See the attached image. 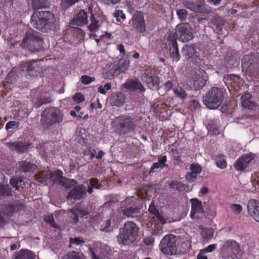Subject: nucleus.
I'll return each instance as SVG.
<instances>
[{
	"label": "nucleus",
	"instance_id": "obj_21",
	"mask_svg": "<svg viewBox=\"0 0 259 259\" xmlns=\"http://www.w3.org/2000/svg\"><path fill=\"white\" fill-rule=\"evenodd\" d=\"M258 60V57L254 53L245 55L242 59V68L243 70H251L250 66Z\"/></svg>",
	"mask_w": 259,
	"mask_h": 259
},
{
	"label": "nucleus",
	"instance_id": "obj_48",
	"mask_svg": "<svg viewBox=\"0 0 259 259\" xmlns=\"http://www.w3.org/2000/svg\"><path fill=\"white\" fill-rule=\"evenodd\" d=\"M20 125V122L16 121H9L6 125V130L8 131L10 129L17 128Z\"/></svg>",
	"mask_w": 259,
	"mask_h": 259
},
{
	"label": "nucleus",
	"instance_id": "obj_45",
	"mask_svg": "<svg viewBox=\"0 0 259 259\" xmlns=\"http://www.w3.org/2000/svg\"><path fill=\"white\" fill-rule=\"evenodd\" d=\"M100 230L107 233L111 232L113 231V228L111 226V221L110 220H107L101 225Z\"/></svg>",
	"mask_w": 259,
	"mask_h": 259
},
{
	"label": "nucleus",
	"instance_id": "obj_42",
	"mask_svg": "<svg viewBox=\"0 0 259 259\" xmlns=\"http://www.w3.org/2000/svg\"><path fill=\"white\" fill-rule=\"evenodd\" d=\"M76 184L77 182L75 180L73 179H69L64 177L60 185L65 187V188L69 189L71 187L76 185Z\"/></svg>",
	"mask_w": 259,
	"mask_h": 259
},
{
	"label": "nucleus",
	"instance_id": "obj_24",
	"mask_svg": "<svg viewBox=\"0 0 259 259\" xmlns=\"http://www.w3.org/2000/svg\"><path fill=\"white\" fill-rule=\"evenodd\" d=\"M88 23V16L87 13L83 10H80L76 15L71 22L73 26H82Z\"/></svg>",
	"mask_w": 259,
	"mask_h": 259
},
{
	"label": "nucleus",
	"instance_id": "obj_40",
	"mask_svg": "<svg viewBox=\"0 0 259 259\" xmlns=\"http://www.w3.org/2000/svg\"><path fill=\"white\" fill-rule=\"evenodd\" d=\"M91 23L88 26L89 29L91 31H95L98 29L100 27V25L99 24V21L96 20L93 15V14H91L90 17Z\"/></svg>",
	"mask_w": 259,
	"mask_h": 259
},
{
	"label": "nucleus",
	"instance_id": "obj_30",
	"mask_svg": "<svg viewBox=\"0 0 259 259\" xmlns=\"http://www.w3.org/2000/svg\"><path fill=\"white\" fill-rule=\"evenodd\" d=\"M251 97L252 96L249 93H246L241 97V103L243 108L251 110H254L256 108V104L250 100Z\"/></svg>",
	"mask_w": 259,
	"mask_h": 259
},
{
	"label": "nucleus",
	"instance_id": "obj_46",
	"mask_svg": "<svg viewBox=\"0 0 259 259\" xmlns=\"http://www.w3.org/2000/svg\"><path fill=\"white\" fill-rule=\"evenodd\" d=\"M177 14L179 18L181 21H185L186 20L188 17V12L185 9H179L176 11Z\"/></svg>",
	"mask_w": 259,
	"mask_h": 259
},
{
	"label": "nucleus",
	"instance_id": "obj_34",
	"mask_svg": "<svg viewBox=\"0 0 259 259\" xmlns=\"http://www.w3.org/2000/svg\"><path fill=\"white\" fill-rule=\"evenodd\" d=\"M201 230V236L205 241H208L212 238L213 235V230L210 228L203 227L202 226L199 227Z\"/></svg>",
	"mask_w": 259,
	"mask_h": 259
},
{
	"label": "nucleus",
	"instance_id": "obj_23",
	"mask_svg": "<svg viewBox=\"0 0 259 259\" xmlns=\"http://www.w3.org/2000/svg\"><path fill=\"white\" fill-rule=\"evenodd\" d=\"M119 72L115 64L107 65L104 68L102 76L104 78L111 79L119 75Z\"/></svg>",
	"mask_w": 259,
	"mask_h": 259
},
{
	"label": "nucleus",
	"instance_id": "obj_55",
	"mask_svg": "<svg viewBox=\"0 0 259 259\" xmlns=\"http://www.w3.org/2000/svg\"><path fill=\"white\" fill-rule=\"evenodd\" d=\"M45 221L47 223L50 225L52 227L54 228H58V226L55 224L54 219L52 215H49L46 219Z\"/></svg>",
	"mask_w": 259,
	"mask_h": 259
},
{
	"label": "nucleus",
	"instance_id": "obj_35",
	"mask_svg": "<svg viewBox=\"0 0 259 259\" xmlns=\"http://www.w3.org/2000/svg\"><path fill=\"white\" fill-rule=\"evenodd\" d=\"M225 247L229 248L234 253H239L240 248L239 244L234 240H228L226 242Z\"/></svg>",
	"mask_w": 259,
	"mask_h": 259
},
{
	"label": "nucleus",
	"instance_id": "obj_5",
	"mask_svg": "<svg viewBox=\"0 0 259 259\" xmlns=\"http://www.w3.org/2000/svg\"><path fill=\"white\" fill-rule=\"evenodd\" d=\"M43 40L37 32L33 31L26 33L23 37L22 47L32 52L40 51L42 48Z\"/></svg>",
	"mask_w": 259,
	"mask_h": 259
},
{
	"label": "nucleus",
	"instance_id": "obj_15",
	"mask_svg": "<svg viewBox=\"0 0 259 259\" xmlns=\"http://www.w3.org/2000/svg\"><path fill=\"white\" fill-rule=\"evenodd\" d=\"M122 85L131 92L142 93L146 91L145 87L137 78L127 79Z\"/></svg>",
	"mask_w": 259,
	"mask_h": 259
},
{
	"label": "nucleus",
	"instance_id": "obj_64",
	"mask_svg": "<svg viewBox=\"0 0 259 259\" xmlns=\"http://www.w3.org/2000/svg\"><path fill=\"white\" fill-rule=\"evenodd\" d=\"M216 164L218 167L222 169L225 168L227 166L226 161L224 159H220L219 160H217L216 161Z\"/></svg>",
	"mask_w": 259,
	"mask_h": 259
},
{
	"label": "nucleus",
	"instance_id": "obj_20",
	"mask_svg": "<svg viewBox=\"0 0 259 259\" xmlns=\"http://www.w3.org/2000/svg\"><path fill=\"white\" fill-rule=\"evenodd\" d=\"M142 79L150 89L159 90V87L158 85L159 83V79L157 76H149L146 73H144L142 76Z\"/></svg>",
	"mask_w": 259,
	"mask_h": 259
},
{
	"label": "nucleus",
	"instance_id": "obj_61",
	"mask_svg": "<svg viewBox=\"0 0 259 259\" xmlns=\"http://www.w3.org/2000/svg\"><path fill=\"white\" fill-rule=\"evenodd\" d=\"M196 174L193 172H188L186 176V179L189 182L192 183L195 181L196 179Z\"/></svg>",
	"mask_w": 259,
	"mask_h": 259
},
{
	"label": "nucleus",
	"instance_id": "obj_10",
	"mask_svg": "<svg viewBox=\"0 0 259 259\" xmlns=\"http://www.w3.org/2000/svg\"><path fill=\"white\" fill-rule=\"evenodd\" d=\"M182 4L187 9L197 13L208 14L211 11L210 9L202 3H196L192 1L184 0Z\"/></svg>",
	"mask_w": 259,
	"mask_h": 259
},
{
	"label": "nucleus",
	"instance_id": "obj_53",
	"mask_svg": "<svg viewBox=\"0 0 259 259\" xmlns=\"http://www.w3.org/2000/svg\"><path fill=\"white\" fill-rule=\"evenodd\" d=\"M217 248L216 244H211L200 251V253L203 254L204 252H210L214 250Z\"/></svg>",
	"mask_w": 259,
	"mask_h": 259
},
{
	"label": "nucleus",
	"instance_id": "obj_51",
	"mask_svg": "<svg viewBox=\"0 0 259 259\" xmlns=\"http://www.w3.org/2000/svg\"><path fill=\"white\" fill-rule=\"evenodd\" d=\"M51 102L52 100L50 97H40L37 100V105L36 107L38 108L44 104L49 103H51Z\"/></svg>",
	"mask_w": 259,
	"mask_h": 259
},
{
	"label": "nucleus",
	"instance_id": "obj_54",
	"mask_svg": "<svg viewBox=\"0 0 259 259\" xmlns=\"http://www.w3.org/2000/svg\"><path fill=\"white\" fill-rule=\"evenodd\" d=\"M210 130L213 131L214 134L219 132V128L217 125V120H211L208 124Z\"/></svg>",
	"mask_w": 259,
	"mask_h": 259
},
{
	"label": "nucleus",
	"instance_id": "obj_59",
	"mask_svg": "<svg viewBox=\"0 0 259 259\" xmlns=\"http://www.w3.org/2000/svg\"><path fill=\"white\" fill-rule=\"evenodd\" d=\"M73 99L76 102L79 103L84 100V98L81 93H78L74 96Z\"/></svg>",
	"mask_w": 259,
	"mask_h": 259
},
{
	"label": "nucleus",
	"instance_id": "obj_25",
	"mask_svg": "<svg viewBox=\"0 0 259 259\" xmlns=\"http://www.w3.org/2000/svg\"><path fill=\"white\" fill-rule=\"evenodd\" d=\"M18 169L20 171L24 173L33 172L37 168V165L27 160H22L18 163Z\"/></svg>",
	"mask_w": 259,
	"mask_h": 259
},
{
	"label": "nucleus",
	"instance_id": "obj_58",
	"mask_svg": "<svg viewBox=\"0 0 259 259\" xmlns=\"http://www.w3.org/2000/svg\"><path fill=\"white\" fill-rule=\"evenodd\" d=\"M231 207L233 212L236 214H239L242 211V206L239 204H233Z\"/></svg>",
	"mask_w": 259,
	"mask_h": 259
},
{
	"label": "nucleus",
	"instance_id": "obj_18",
	"mask_svg": "<svg viewBox=\"0 0 259 259\" xmlns=\"http://www.w3.org/2000/svg\"><path fill=\"white\" fill-rule=\"evenodd\" d=\"M140 208L137 206H129L121 209L120 213L128 218H136L139 220L140 218Z\"/></svg>",
	"mask_w": 259,
	"mask_h": 259
},
{
	"label": "nucleus",
	"instance_id": "obj_8",
	"mask_svg": "<svg viewBox=\"0 0 259 259\" xmlns=\"http://www.w3.org/2000/svg\"><path fill=\"white\" fill-rule=\"evenodd\" d=\"M176 35L178 40L187 42L193 37V28L188 23H180L176 27Z\"/></svg>",
	"mask_w": 259,
	"mask_h": 259
},
{
	"label": "nucleus",
	"instance_id": "obj_19",
	"mask_svg": "<svg viewBox=\"0 0 259 259\" xmlns=\"http://www.w3.org/2000/svg\"><path fill=\"white\" fill-rule=\"evenodd\" d=\"M39 61L32 60L26 63L27 71L31 76H37L42 71Z\"/></svg>",
	"mask_w": 259,
	"mask_h": 259
},
{
	"label": "nucleus",
	"instance_id": "obj_52",
	"mask_svg": "<svg viewBox=\"0 0 259 259\" xmlns=\"http://www.w3.org/2000/svg\"><path fill=\"white\" fill-rule=\"evenodd\" d=\"M148 211L157 217L159 220L161 221V219H163L162 217L159 214L158 211L156 209L154 205H150L149 207Z\"/></svg>",
	"mask_w": 259,
	"mask_h": 259
},
{
	"label": "nucleus",
	"instance_id": "obj_62",
	"mask_svg": "<svg viewBox=\"0 0 259 259\" xmlns=\"http://www.w3.org/2000/svg\"><path fill=\"white\" fill-rule=\"evenodd\" d=\"M4 214L0 211V228H3L8 223L7 219L4 217Z\"/></svg>",
	"mask_w": 259,
	"mask_h": 259
},
{
	"label": "nucleus",
	"instance_id": "obj_41",
	"mask_svg": "<svg viewBox=\"0 0 259 259\" xmlns=\"http://www.w3.org/2000/svg\"><path fill=\"white\" fill-rule=\"evenodd\" d=\"M64 259H85L82 254L76 251H71L67 253L63 257Z\"/></svg>",
	"mask_w": 259,
	"mask_h": 259
},
{
	"label": "nucleus",
	"instance_id": "obj_22",
	"mask_svg": "<svg viewBox=\"0 0 259 259\" xmlns=\"http://www.w3.org/2000/svg\"><path fill=\"white\" fill-rule=\"evenodd\" d=\"M247 209L250 216L259 223V202L255 200H251L247 204Z\"/></svg>",
	"mask_w": 259,
	"mask_h": 259
},
{
	"label": "nucleus",
	"instance_id": "obj_60",
	"mask_svg": "<svg viewBox=\"0 0 259 259\" xmlns=\"http://www.w3.org/2000/svg\"><path fill=\"white\" fill-rule=\"evenodd\" d=\"M16 79L15 74L13 71L10 72L6 77L8 82L12 83L13 81Z\"/></svg>",
	"mask_w": 259,
	"mask_h": 259
},
{
	"label": "nucleus",
	"instance_id": "obj_16",
	"mask_svg": "<svg viewBox=\"0 0 259 259\" xmlns=\"http://www.w3.org/2000/svg\"><path fill=\"white\" fill-rule=\"evenodd\" d=\"M208 79L206 73L203 70H199L197 72L194 80V87L195 90L201 89L206 83Z\"/></svg>",
	"mask_w": 259,
	"mask_h": 259
},
{
	"label": "nucleus",
	"instance_id": "obj_1",
	"mask_svg": "<svg viewBox=\"0 0 259 259\" xmlns=\"http://www.w3.org/2000/svg\"><path fill=\"white\" fill-rule=\"evenodd\" d=\"M56 19L53 13L49 11L34 12L31 16L30 25L42 32L53 30L55 26Z\"/></svg>",
	"mask_w": 259,
	"mask_h": 259
},
{
	"label": "nucleus",
	"instance_id": "obj_9",
	"mask_svg": "<svg viewBox=\"0 0 259 259\" xmlns=\"http://www.w3.org/2000/svg\"><path fill=\"white\" fill-rule=\"evenodd\" d=\"M129 23L131 25L132 30L138 33L146 31V23L144 16L141 11H136L132 15Z\"/></svg>",
	"mask_w": 259,
	"mask_h": 259
},
{
	"label": "nucleus",
	"instance_id": "obj_33",
	"mask_svg": "<svg viewBox=\"0 0 259 259\" xmlns=\"http://www.w3.org/2000/svg\"><path fill=\"white\" fill-rule=\"evenodd\" d=\"M169 187L179 192H188L189 187L186 185L178 181H173L169 184Z\"/></svg>",
	"mask_w": 259,
	"mask_h": 259
},
{
	"label": "nucleus",
	"instance_id": "obj_28",
	"mask_svg": "<svg viewBox=\"0 0 259 259\" xmlns=\"http://www.w3.org/2000/svg\"><path fill=\"white\" fill-rule=\"evenodd\" d=\"M6 145L12 150H15L19 153L26 152L30 146L29 143L22 142H7Z\"/></svg>",
	"mask_w": 259,
	"mask_h": 259
},
{
	"label": "nucleus",
	"instance_id": "obj_17",
	"mask_svg": "<svg viewBox=\"0 0 259 259\" xmlns=\"http://www.w3.org/2000/svg\"><path fill=\"white\" fill-rule=\"evenodd\" d=\"M86 194V188L84 186L78 185L73 187L69 192L67 199H80Z\"/></svg>",
	"mask_w": 259,
	"mask_h": 259
},
{
	"label": "nucleus",
	"instance_id": "obj_47",
	"mask_svg": "<svg viewBox=\"0 0 259 259\" xmlns=\"http://www.w3.org/2000/svg\"><path fill=\"white\" fill-rule=\"evenodd\" d=\"M95 80V77H92L85 75H82L80 79V81L84 84H89Z\"/></svg>",
	"mask_w": 259,
	"mask_h": 259
},
{
	"label": "nucleus",
	"instance_id": "obj_26",
	"mask_svg": "<svg viewBox=\"0 0 259 259\" xmlns=\"http://www.w3.org/2000/svg\"><path fill=\"white\" fill-rule=\"evenodd\" d=\"M211 23L214 31L221 35L222 32V26L225 24V20L218 15H214L211 20Z\"/></svg>",
	"mask_w": 259,
	"mask_h": 259
},
{
	"label": "nucleus",
	"instance_id": "obj_27",
	"mask_svg": "<svg viewBox=\"0 0 259 259\" xmlns=\"http://www.w3.org/2000/svg\"><path fill=\"white\" fill-rule=\"evenodd\" d=\"M125 95L121 92L112 93L110 97V103L112 106L120 107L125 102Z\"/></svg>",
	"mask_w": 259,
	"mask_h": 259
},
{
	"label": "nucleus",
	"instance_id": "obj_63",
	"mask_svg": "<svg viewBox=\"0 0 259 259\" xmlns=\"http://www.w3.org/2000/svg\"><path fill=\"white\" fill-rule=\"evenodd\" d=\"M167 160V158L166 155H164L158 158V163L160 165H163V167H167V165L165 163Z\"/></svg>",
	"mask_w": 259,
	"mask_h": 259
},
{
	"label": "nucleus",
	"instance_id": "obj_7",
	"mask_svg": "<svg viewBox=\"0 0 259 259\" xmlns=\"http://www.w3.org/2000/svg\"><path fill=\"white\" fill-rule=\"evenodd\" d=\"M176 237L172 234L165 235L161 240L159 248L166 255H175L178 250Z\"/></svg>",
	"mask_w": 259,
	"mask_h": 259
},
{
	"label": "nucleus",
	"instance_id": "obj_49",
	"mask_svg": "<svg viewBox=\"0 0 259 259\" xmlns=\"http://www.w3.org/2000/svg\"><path fill=\"white\" fill-rule=\"evenodd\" d=\"M78 1L79 0H61V5L65 9H66L78 2Z\"/></svg>",
	"mask_w": 259,
	"mask_h": 259
},
{
	"label": "nucleus",
	"instance_id": "obj_57",
	"mask_svg": "<svg viewBox=\"0 0 259 259\" xmlns=\"http://www.w3.org/2000/svg\"><path fill=\"white\" fill-rule=\"evenodd\" d=\"M114 16L116 17V20L117 21H120V18H121L122 20H124L126 18L125 14L123 13L121 10H117L114 13Z\"/></svg>",
	"mask_w": 259,
	"mask_h": 259
},
{
	"label": "nucleus",
	"instance_id": "obj_6",
	"mask_svg": "<svg viewBox=\"0 0 259 259\" xmlns=\"http://www.w3.org/2000/svg\"><path fill=\"white\" fill-rule=\"evenodd\" d=\"M224 94L219 88L213 87L209 90L204 97L203 102L209 109H217L222 103Z\"/></svg>",
	"mask_w": 259,
	"mask_h": 259
},
{
	"label": "nucleus",
	"instance_id": "obj_37",
	"mask_svg": "<svg viewBox=\"0 0 259 259\" xmlns=\"http://www.w3.org/2000/svg\"><path fill=\"white\" fill-rule=\"evenodd\" d=\"M49 5V3L48 0H32V7L34 9L47 8Z\"/></svg>",
	"mask_w": 259,
	"mask_h": 259
},
{
	"label": "nucleus",
	"instance_id": "obj_56",
	"mask_svg": "<svg viewBox=\"0 0 259 259\" xmlns=\"http://www.w3.org/2000/svg\"><path fill=\"white\" fill-rule=\"evenodd\" d=\"M69 242H70V245L69 246V247H70L71 246V244L80 245L84 243V241L80 239L78 237H76L74 238H70Z\"/></svg>",
	"mask_w": 259,
	"mask_h": 259
},
{
	"label": "nucleus",
	"instance_id": "obj_50",
	"mask_svg": "<svg viewBox=\"0 0 259 259\" xmlns=\"http://www.w3.org/2000/svg\"><path fill=\"white\" fill-rule=\"evenodd\" d=\"M190 169L192 172L195 174H199L201 171V167L200 165L196 163H193L190 165Z\"/></svg>",
	"mask_w": 259,
	"mask_h": 259
},
{
	"label": "nucleus",
	"instance_id": "obj_36",
	"mask_svg": "<svg viewBox=\"0 0 259 259\" xmlns=\"http://www.w3.org/2000/svg\"><path fill=\"white\" fill-rule=\"evenodd\" d=\"M130 65V61L124 59H120L119 60L117 64H115L117 69L119 72V74L125 73L127 70Z\"/></svg>",
	"mask_w": 259,
	"mask_h": 259
},
{
	"label": "nucleus",
	"instance_id": "obj_14",
	"mask_svg": "<svg viewBox=\"0 0 259 259\" xmlns=\"http://www.w3.org/2000/svg\"><path fill=\"white\" fill-rule=\"evenodd\" d=\"M254 157L252 153L244 154L237 159L234 167L237 171H242L249 167Z\"/></svg>",
	"mask_w": 259,
	"mask_h": 259
},
{
	"label": "nucleus",
	"instance_id": "obj_43",
	"mask_svg": "<svg viewBox=\"0 0 259 259\" xmlns=\"http://www.w3.org/2000/svg\"><path fill=\"white\" fill-rule=\"evenodd\" d=\"M174 92L178 98L182 100H185L187 97V94L186 91L181 87L174 89Z\"/></svg>",
	"mask_w": 259,
	"mask_h": 259
},
{
	"label": "nucleus",
	"instance_id": "obj_44",
	"mask_svg": "<svg viewBox=\"0 0 259 259\" xmlns=\"http://www.w3.org/2000/svg\"><path fill=\"white\" fill-rule=\"evenodd\" d=\"M35 179L40 183H44L49 179V174H46L44 171H40L35 175Z\"/></svg>",
	"mask_w": 259,
	"mask_h": 259
},
{
	"label": "nucleus",
	"instance_id": "obj_2",
	"mask_svg": "<svg viewBox=\"0 0 259 259\" xmlns=\"http://www.w3.org/2000/svg\"><path fill=\"white\" fill-rule=\"evenodd\" d=\"M40 124L45 130H49L56 124H59L63 120L62 112L58 108L50 107L41 114Z\"/></svg>",
	"mask_w": 259,
	"mask_h": 259
},
{
	"label": "nucleus",
	"instance_id": "obj_38",
	"mask_svg": "<svg viewBox=\"0 0 259 259\" xmlns=\"http://www.w3.org/2000/svg\"><path fill=\"white\" fill-rule=\"evenodd\" d=\"M12 196V189L8 185H0V197Z\"/></svg>",
	"mask_w": 259,
	"mask_h": 259
},
{
	"label": "nucleus",
	"instance_id": "obj_39",
	"mask_svg": "<svg viewBox=\"0 0 259 259\" xmlns=\"http://www.w3.org/2000/svg\"><path fill=\"white\" fill-rule=\"evenodd\" d=\"M24 180V178L23 176L17 178H12L10 180V184L16 190H18L19 187L21 185L22 183L23 182Z\"/></svg>",
	"mask_w": 259,
	"mask_h": 259
},
{
	"label": "nucleus",
	"instance_id": "obj_29",
	"mask_svg": "<svg viewBox=\"0 0 259 259\" xmlns=\"http://www.w3.org/2000/svg\"><path fill=\"white\" fill-rule=\"evenodd\" d=\"M182 53L187 60L195 57L196 55V46L194 44L185 45L182 49Z\"/></svg>",
	"mask_w": 259,
	"mask_h": 259
},
{
	"label": "nucleus",
	"instance_id": "obj_13",
	"mask_svg": "<svg viewBox=\"0 0 259 259\" xmlns=\"http://www.w3.org/2000/svg\"><path fill=\"white\" fill-rule=\"evenodd\" d=\"M167 42H168L167 47L169 48L168 51L170 57L176 61H178L180 59V55L174 34L170 33L168 35L167 38Z\"/></svg>",
	"mask_w": 259,
	"mask_h": 259
},
{
	"label": "nucleus",
	"instance_id": "obj_12",
	"mask_svg": "<svg viewBox=\"0 0 259 259\" xmlns=\"http://www.w3.org/2000/svg\"><path fill=\"white\" fill-rule=\"evenodd\" d=\"M24 205L22 203H8L3 204L2 207V212L7 217H11L16 211H19L23 209Z\"/></svg>",
	"mask_w": 259,
	"mask_h": 259
},
{
	"label": "nucleus",
	"instance_id": "obj_32",
	"mask_svg": "<svg viewBox=\"0 0 259 259\" xmlns=\"http://www.w3.org/2000/svg\"><path fill=\"white\" fill-rule=\"evenodd\" d=\"M63 178V172L59 169L49 173V179L53 184L57 183L60 185Z\"/></svg>",
	"mask_w": 259,
	"mask_h": 259
},
{
	"label": "nucleus",
	"instance_id": "obj_4",
	"mask_svg": "<svg viewBox=\"0 0 259 259\" xmlns=\"http://www.w3.org/2000/svg\"><path fill=\"white\" fill-rule=\"evenodd\" d=\"M115 130L118 135H125L134 131L136 127L134 119L128 115L116 117L114 119Z\"/></svg>",
	"mask_w": 259,
	"mask_h": 259
},
{
	"label": "nucleus",
	"instance_id": "obj_11",
	"mask_svg": "<svg viewBox=\"0 0 259 259\" xmlns=\"http://www.w3.org/2000/svg\"><path fill=\"white\" fill-rule=\"evenodd\" d=\"M191 210L190 217L194 220H198L204 215V209L202 205L201 201L197 198L191 199Z\"/></svg>",
	"mask_w": 259,
	"mask_h": 259
},
{
	"label": "nucleus",
	"instance_id": "obj_31",
	"mask_svg": "<svg viewBox=\"0 0 259 259\" xmlns=\"http://www.w3.org/2000/svg\"><path fill=\"white\" fill-rule=\"evenodd\" d=\"M35 256V254L30 250L21 249L15 253L14 259H34Z\"/></svg>",
	"mask_w": 259,
	"mask_h": 259
},
{
	"label": "nucleus",
	"instance_id": "obj_3",
	"mask_svg": "<svg viewBox=\"0 0 259 259\" xmlns=\"http://www.w3.org/2000/svg\"><path fill=\"white\" fill-rule=\"evenodd\" d=\"M138 230V227L133 222H125L123 227L119 229V233L117 236L118 243L126 245L133 243L136 239Z\"/></svg>",
	"mask_w": 259,
	"mask_h": 259
}]
</instances>
